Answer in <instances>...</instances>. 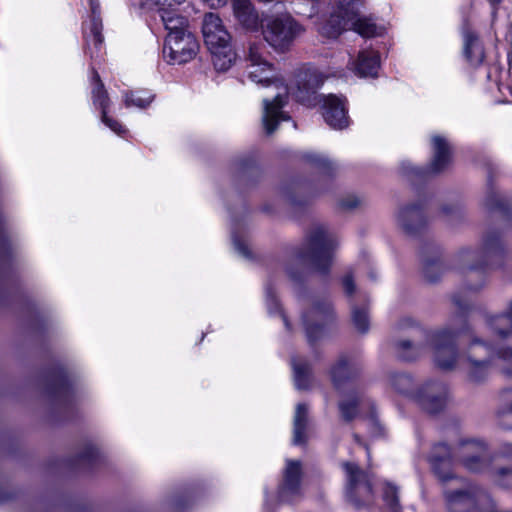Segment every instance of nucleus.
I'll return each instance as SVG.
<instances>
[{
  "mask_svg": "<svg viewBox=\"0 0 512 512\" xmlns=\"http://www.w3.org/2000/svg\"><path fill=\"white\" fill-rule=\"evenodd\" d=\"M263 50L262 44H250L245 76L261 87H273L276 91L273 99H263V127L267 134H272L280 122L290 119V116L283 111V107L287 103L290 90L293 92L295 89L284 83L274 65L264 58Z\"/></svg>",
  "mask_w": 512,
  "mask_h": 512,
  "instance_id": "nucleus-1",
  "label": "nucleus"
},
{
  "mask_svg": "<svg viewBox=\"0 0 512 512\" xmlns=\"http://www.w3.org/2000/svg\"><path fill=\"white\" fill-rule=\"evenodd\" d=\"M338 246L336 234L325 224L311 227L301 247L294 249L286 266V273L294 283H301L307 274V265L320 274H327Z\"/></svg>",
  "mask_w": 512,
  "mask_h": 512,
  "instance_id": "nucleus-2",
  "label": "nucleus"
},
{
  "mask_svg": "<svg viewBox=\"0 0 512 512\" xmlns=\"http://www.w3.org/2000/svg\"><path fill=\"white\" fill-rule=\"evenodd\" d=\"M458 461L467 471L488 475L495 459L487 443L478 438H464L453 448L444 443L435 445L429 456L434 473L442 481L453 478V460Z\"/></svg>",
  "mask_w": 512,
  "mask_h": 512,
  "instance_id": "nucleus-3",
  "label": "nucleus"
},
{
  "mask_svg": "<svg viewBox=\"0 0 512 512\" xmlns=\"http://www.w3.org/2000/svg\"><path fill=\"white\" fill-rule=\"evenodd\" d=\"M325 81L324 75L315 67H302L295 74V99L308 107L322 104V115L325 122L335 130L349 125L345 99L333 94L318 95V89Z\"/></svg>",
  "mask_w": 512,
  "mask_h": 512,
  "instance_id": "nucleus-4",
  "label": "nucleus"
},
{
  "mask_svg": "<svg viewBox=\"0 0 512 512\" xmlns=\"http://www.w3.org/2000/svg\"><path fill=\"white\" fill-rule=\"evenodd\" d=\"M467 379L481 384L489 377L490 366L495 361L500 373L512 378V347L479 337H472L465 352Z\"/></svg>",
  "mask_w": 512,
  "mask_h": 512,
  "instance_id": "nucleus-5",
  "label": "nucleus"
},
{
  "mask_svg": "<svg viewBox=\"0 0 512 512\" xmlns=\"http://www.w3.org/2000/svg\"><path fill=\"white\" fill-rule=\"evenodd\" d=\"M365 0H330V16L317 23L318 33L326 39H336L343 31L353 30L363 37H375L383 33L372 19L359 16V8Z\"/></svg>",
  "mask_w": 512,
  "mask_h": 512,
  "instance_id": "nucleus-6",
  "label": "nucleus"
},
{
  "mask_svg": "<svg viewBox=\"0 0 512 512\" xmlns=\"http://www.w3.org/2000/svg\"><path fill=\"white\" fill-rule=\"evenodd\" d=\"M359 369L360 366L356 361L347 355H342L330 371L333 386L341 397L338 403L339 412L346 422L355 419L364 405L371 404L355 382Z\"/></svg>",
  "mask_w": 512,
  "mask_h": 512,
  "instance_id": "nucleus-7",
  "label": "nucleus"
},
{
  "mask_svg": "<svg viewBox=\"0 0 512 512\" xmlns=\"http://www.w3.org/2000/svg\"><path fill=\"white\" fill-rule=\"evenodd\" d=\"M204 42L211 53L212 62L217 71H227L236 60L231 35L222 19L215 13H206L202 21Z\"/></svg>",
  "mask_w": 512,
  "mask_h": 512,
  "instance_id": "nucleus-8",
  "label": "nucleus"
},
{
  "mask_svg": "<svg viewBox=\"0 0 512 512\" xmlns=\"http://www.w3.org/2000/svg\"><path fill=\"white\" fill-rule=\"evenodd\" d=\"M444 502L448 512H503L497 509L491 493L476 483L445 490Z\"/></svg>",
  "mask_w": 512,
  "mask_h": 512,
  "instance_id": "nucleus-9",
  "label": "nucleus"
},
{
  "mask_svg": "<svg viewBox=\"0 0 512 512\" xmlns=\"http://www.w3.org/2000/svg\"><path fill=\"white\" fill-rule=\"evenodd\" d=\"M304 497L303 468L298 460L287 459L283 469L282 480L278 485L275 496L265 494L262 512H276L279 504H295Z\"/></svg>",
  "mask_w": 512,
  "mask_h": 512,
  "instance_id": "nucleus-10",
  "label": "nucleus"
},
{
  "mask_svg": "<svg viewBox=\"0 0 512 512\" xmlns=\"http://www.w3.org/2000/svg\"><path fill=\"white\" fill-rule=\"evenodd\" d=\"M261 33L276 51H287L303 32V26L289 13L263 15Z\"/></svg>",
  "mask_w": 512,
  "mask_h": 512,
  "instance_id": "nucleus-11",
  "label": "nucleus"
},
{
  "mask_svg": "<svg viewBox=\"0 0 512 512\" xmlns=\"http://www.w3.org/2000/svg\"><path fill=\"white\" fill-rule=\"evenodd\" d=\"M460 327L457 329L445 328L431 334L430 342L433 349V358L437 367L442 370H452L459 359L457 338L469 331L468 324L463 316L459 317Z\"/></svg>",
  "mask_w": 512,
  "mask_h": 512,
  "instance_id": "nucleus-12",
  "label": "nucleus"
},
{
  "mask_svg": "<svg viewBox=\"0 0 512 512\" xmlns=\"http://www.w3.org/2000/svg\"><path fill=\"white\" fill-rule=\"evenodd\" d=\"M502 256V245L496 233L487 234L480 248H462L456 255L461 270L477 271L494 267V259Z\"/></svg>",
  "mask_w": 512,
  "mask_h": 512,
  "instance_id": "nucleus-13",
  "label": "nucleus"
},
{
  "mask_svg": "<svg viewBox=\"0 0 512 512\" xmlns=\"http://www.w3.org/2000/svg\"><path fill=\"white\" fill-rule=\"evenodd\" d=\"M433 158L426 167H418L408 160L401 161L399 173L408 180H424L446 170L451 163V147L441 136L432 137Z\"/></svg>",
  "mask_w": 512,
  "mask_h": 512,
  "instance_id": "nucleus-14",
  "label": "nucleus"
},
{
  "mask_svg": "<svg viewBox=\"0 0 512 512\" xmlns=\"http://www.w3.org/2000/svg\"><path fill=\"white\" fill-rule=\"evenodd\" d=\"M186 0H131V6L140 14H158L167 34L189 31L188 19L176 10V6Z\"/></svg>",
  "mask_w": 512,
  "mask_h": 512,
  "instance_id": "nucleus-15",
  "label": "nucleus"
},
{
  "mask_svg": "<svg viewBox=\"0 0 512 512\" xmlns=\"http://www.w3.org/2000/svg\"><path fill=\"white\" fill-rule=\"evenodd\" d=\"M334 320L332 304L327 299H313L303 313L302 322L308 342L313 345L321 339L326 327Z\"/></svg>",
  "mask_w": 512,
  "mask_h": 512,
  "instance_id": "nucleus-16",
  "label": "nucleus"
},
{
  "mask_svg": "<svg viewBox=\"0 0 512 512\" xmlns=\"http://www.w3.org/2000/svg\"><path fill=\"white\" fill-rule=\"evenodd\" d=\"M199 50V43L191 31L167 34L163 57L169 64H183L192 60Z\"/></svg>",
  "mask_w": 512,
  "mask_h": 512,
  "instance_id": "nucleus-17",
  "label": "nucleus"
},
{
  "mask_svg": "<svg viewBox=\"0 0 512 512\" xmlns=\"http://www.w3.org/2000/svg\"><path fill=\"white\" fill-rule=\"evenodd\" d=\"M343 468L346 473V497L356 507L368 503L372 498V480L370 475L350 462H345Z\"/></svg>",
  "mask_w": 512,
  "mask_h": 512,
  "instance_id": "nucleus-18",
  "label": "nucleus"
},
{
  "mask_svg": "<svg viewBox=\"0 0 512 512\" xmlns=\"http://www.w3.org/2000/svg\"><path fill=\"white\" fill-rule=\"evenodd\" d=\"M449 390L442 381H428L417 387L414 401L426 412L436 414L442 411L448 402Z\"/></svg>",
  "mask_w": 512,
  "mask_h": 512,
  "instance_id": "nucleus-19",
  "label": "nucleus"
},
{
  "mask_svg": "<svg viewBox=\"0 0 512 512\" xmlns=\"http://www.w3.org/2000/svg\"><path fill=\"white\" fill-rule=\"evenodd\" d=\"M89 20L83 23L86 53L92 60L102 56L104 37L102 34V20L100 17V4L98 0H89Z\"/></svg>",
  "mask_w": 512,
  "mask_h": 512,
  "instance_id": "nucleus-20",
  "label": "nucleus"
},
{
  "mask_svg": "<svg viewBox=\"0 0 512 512\" xmlns=\"http://www.w3.org/2000/svg\"><path fill=\"white\" fill-rule=\"evenodd\" d=\"M91 86L92 102L101 111V122L119 136L126 133L125 127L118 120L108 116L110 99L99 74L93 66L91 67Z\"/></svg>",
  "mask_w": 512,
  "mask_h": 512,
  "instance_id": "nucleus-21",
  "label": "nucleus"
},
{
  "mask_svg": "<svg viewBox=\"0 0 512 512\" xmlns=\"http://www.w3.org/2000/svg\"><path fill=\"white\" fill-rule=\"evenodd\" d=\"M396 220L407 234L414 235L418 233L427 223L425 203L420 201L400 207L396 214Z\"/></svg>",
  "mask_w": 512,
  "mask_h": 512,
  "instance_id": "nucleus-22",
  "label": "nucleus"
},
{
  "mask_svg": "<svg viewBox=\"0 0 512 512\" xmlns=\"http://www.w3.org/2000/svg\"><path fill=\"white\" fill-rule=\"evenodd\" d=\"M233 15L239 25L250 32H258L262 28V19L250 0H231Z\"/></svg>",
  "mask_w": 512,
  "mask_h": 512,
  "instance_id": "nucleus-23",
  "label": "nucleus"
},
{
  "mask_svg": "<svg viewBox=\"0 0 512 512\" xmlns=\"http://www.w3.org/2000/svg\"><path fill=\"white\" fill-rule=\"evenodd\" d=\"M349 68L359 77L375 78L380 69V55L373 49H362L355 60H350Z\"/></svg>",
  "mask_w": 512,
  "mask_h": 512,
  "instance_id": "nucleus-24",
  "label": "nucleus"
},
{
  "mask_svg": "<svg viewBox=\"0 0 512 512\" xmlns=\"http://www.w3.org/2000/svg\"><path fill=\"white\" fill-rule=\"evenodd\" d=\"M194 490L182 487L168 492L159 503L148 512H180L191 501Z\"/></svg>",
  "mask_w": 512,
  "mask_h": 512,
  "instance_id": "nucleus-25",
  "label": "nucleus"
},
{
  "mask_svg": "<svg viewBox=\"0 0 512 512\" xmlns=\"http://www.w3.org/2000/svg\"><path fill=\"white\" fill-rule=\"evenodd\" d=\"M464 55L467 61L478 66L484 60V48L478 36L470 29L465 28L462 32Z\"/></svg>",
  "mask_w": 512,
  "mask_h": 512,
  "instance_id": "nucleus-26",
  "label": "nucleus"
},
{
  "mask_svg": "<svg viewBox=\"0 0 512 512\" xmlns=\"http://www.w3.org/2000/svg\"><path fill=\"white\" fill-rule=\"evenodd\" d=\"M487 326L490 332L500 339L512 336V301L509 303L506 311L489 317L487 319Z\"/></svg>",
  "mask_w": 512,
  "mask_h": 512,
  "instance_id": "nucleus-27",
  "label": "nucleus"
},
{
  "mask_svg": "<svg viewBox=\"0 0 512 512\" xmlns=\"http://www.w3.org/2000/svg\"><path fill=\"white\" fill-rule=\"evenodd\" d=\"M291 366L293 369L294 385L298 390H307L312 383L310 363L301 357H292Z\"/></svg>",
  "mask_w": 512,
  "mask_h": 512,
  "instance_id": "nucleus-28",
  "label": "nucleus"
},
{
  "mask_svg": "<svg viewBox=\"0 0 512 512\" xmlns=\"http://www.w3.org/2000/svg\"><path fill=\"white\" fill-rule=\"evenodd\" d=\"M309 408L305 403L296 406L293 418V444L302 445L307 440Z\"/></svg>",
  "mask_w": 512,
  "mask_h": 512,
  "instance_id": "nucleus-29",
  "label": "nucleus"
},
{
  "mask_svg": "<svg viewBox=\"0 0 512 512\" xmlns=\"http://www.w3.org/2000/svg\"><path fill=\"white\" fill-rule=\"evenodd\" d=\"M391 387L398 393L410 399H414L417 388L414 386L413 378L406 373L394 372L389 376Z\"/></svg>",
  "mask_w": 512,
  "mask_h": 512,
  "instance_id": "nucleus-30",
  "label": "nucleus"
},
{
  "mask_svg": "<svg viewBox=\"0 0 512 512\" xmlns=\"http://www.w3.org/2000/svg\"><path fill=\"white\" fill-rule=\"evenodd\" d=\"M155 95L147 90L127 91L123 94L124 104L127 108H147L154 100Z\"/></svg>",
  "mask_w": 512,
  "mask_h": 512,
  "instance_id": "nucleus-31",
  "label": "nucleus"
},
{
  "mask_svg": "<svg viewBox=\"0 0 512 512\" xmlns=\"http://www.w3.org/2000/svg\"><path fill=\"white\" fill-rule=\"evenodd\" d=\"M487 477L494 486L504 490H512V467L495 468L492 466Z\"/></svg>",
  "mask_w": 512,
  "mask_h": 512,
  "instance_id": "nucleus-32",
  "label": "nucleus"
},
{
  "mask_svg": "<svg viewBox=\"0 0 512 512\" xmlns=\"http://www.w3.org/2000/svg\"><path fill=\"white\" fill-rule=\"evenodd\" d=\"M265 301L268 313L270 315L278 314L280 318L283 321L284 326L287 330H290V323L286 317V315L283 313L280 303L276 297V294L274 292V289L270 283H267L265 285Z\"/></svg>",
  "mask_w": 512,
  "mask_h": 512,
  "instance_id": "nucleus-33",
  "label": "nucleus"
},
{
  "mask_svg": "<svg viewBox=\"0 0 512 512\" xmlns=\"http://www.w3.org/2000/svg\"><path fill=\"white\" fill-rule=\"evenodd\" d=\"M303 158L313 164L324 175H330L334 170L333 163L324 155L315 152H307L303 155Z\"/></svg>",
  "mask_w": 512,
  "mask_h": 512,
  "instance_id": "nucleus-34",
  "label": "nucleus"
},
{
  "mask_svg": "<svg viewBox=\"0 0 512 512\" xmlns=\"http://www.w3.org/2000/svg\"><path fill=\"white\" fill-rule=\"evenodd\" d=\"M232 243L235 251L245 259L252 257V252L249 249L246 234L241 233L236 227L232 229Z\"/></svg>",
  "mask_w": 512,
  "mask_h": 512,
  "instance_id": "nucleus-35",
  "label": "nucleus"
},
{
  "mask_svg": "<svg viewBox=\"0 0 512 512\" xmlns=\"http://www.w3.org/2000/svg\"><path fill=\"white\" fill-rule=\"evenodd\" d=\"M352 321L355 329L360 333H366L369 329V316L366 307H352Z\"/></svg>",
  "mask_w": 512,
  "mask_h": 512,
  "instance_id": "nucleus-36",
  "label": "nucleus"
},
{
  "mask_svg": "<svg viewBox=\"0 0 512 512\" xmlns=\"http://www.w3.org/2000/svg\"><path fill=\"white\" fill-rule=\"evenodd\" d=\"M512 380V378H510ZM497 415L505 417L512 415V388H504L499 394Z\"/></svg>",
  "mask_w": 512,
  "mask_h": 512,
  "instance_id": "nucleus-37",
  "label": "nucleus"
},
{
  "mask_svg": "<svg viewBox=\"0 0 512 512\" xmlns=\"http://www.w3.org/2000/svg\"><path fill=\"white\" fill-rule=\"evenodd\" d=\"M383 498L391 512H400V506L398 504V489L396 486L388 482L385 483L383 488Z\"/></svg>",
  "mask_w": 512,
  "mask_h": 512,
  "instance_id": "nucleus-38",
  "label": "nucleus"
},
{
  "mask_svg": "<svg viewBox=\"0 0 512 512\" xmlns=\"http://www.w3.org/2000/svg\"><path fill=\"white\" fill-rule=\"evenodd\" d=\"M398 356L406 361L414 360L419 354V348L408 340L400 341L397 344Z\"/></svg>",
  "mask_w": 512,
  "mask_h": 512,
  "instance_id": "nucleus-39",
  "label": "nucleus"
},
{
  "mask_svg": "<svg viewBox=\"0 0 512 512\" xmlns=\"http://www.w3.org/2000/svg\"><path fill=\"white\" fill-rule=\"evenodd\" d=\"M98 449L93 444H88L80 454V462L92 464L98 457Z\"/></svg>",
  "mask_w": 512,
  "mask_h": 512,
  "instance_id": "nucleus-40",
  "label": "nucleus"
},
{
  "mask_svg": "<svg viewBox=\"0 0 512 512\" xmlns=\"http://www.w3.org/2000/svg\"><path fill=\"white\" fill-rule=\"evenodd\" d=\"M72 392V384L67 376H64L57 387L56 394L60 399L66 400Z\"/></svg>",
  "mask_w": 512,
  "mask_h": 512,
  "instance_id": "nucleus-41",
  "label": "nucleus"
},
{
  "mask_svg": "<svg viewBox=\"0 0 512 512\" xmlns=\"http://www.w3.org/2000/svg\"><path fill=\"white\" fill-rule=\"evenodd\" d=\"M485 206L490 209L502 208V198L495 192H490L485 198Z\"/></svg>",
  "mask_w": 512,
  "mask_h": 512,
  "instance_id": "nucleus-42",
  "label": "nucleus"
},
{
  "mask_svg": "<svg viewBox=\"0 0 512 512\" xmlns=\"http://www.w3.org/2000/svg\"><path fill=\"white\" fill-rule=\"evenodd\" d=\"M360 203V200L355 195H348L346 198L340 201V206L344 210H352L356 208Z\"/></svg>",
  "mask_w": 512,
  "mask_h": 512,
  "instance_id": "nucleus-43",
  "label": "nucleus"
},
{
  "mask_svg": "<svg viewBox=\"0 0 512 512\" xmlns=\"http://www.w3.org/2000/svg\"><path fill=\"white\" fill-rule=\"evenodd\" d=\"M495 457H503L507 459H512V444L511 443H503L498 452L494 454Z\"/></svg>",
  "mask_w": 512,
  "mask_h": 512,
  "instance_id": "nucleus-44",
  "label": "nucleus"
},
{
  "mask_svg": "<svg viewBox=\"0 0 512 512\" xmlns=\"http://www.w3.org/2000/svg\"><path fill=\"white\" fill-rule=\"evenodd\" d=\"M344 291L347 295H352L355 290L354 280L352 275H346L342 280Z\"/></svg>",
  "mask_w": 512,
  "mask_h": 512,
  "instance_id": "nucleus-45",
  "label": "nucleus"
},
{
  "mask_svg": "<svg viewBox=\"0 0 512 512\" xmlns=\"http://www.w3.org/2000/svg\"><path fill=\"white\" fill-rule=\"evenodd\" d=\"M369 424L371 426V429H372L371 433L373 436H377V435L381 434L382 428L375 417L374 411H371V413H370Z\"/></svg>",
  "mask_w": 512,
  "mask_h": 512,
  "instance_id": "nucleus-46",
  "label": "nucleus"
},
{
  "mask_svg": "<svg viewBox=\"0 0 512 512\" xmlns=\"http://www.w3.org/2000/svg\"><path fill=\"white\" fill-rule=\"evenodd\" d=\"M452 300L454 304L460 309H464L468 305V300L466 298L462 299L460 293H455L452 297Z\"/></svg>",
  "mask_w": 512,
  "mask_h": 512,
  "instance_id": "nucleus-47",
  "label": "nucleus"
},
{
  "mask_svg": "<svg viewBox=\"0 0 512 512\" xmlns=\"http://www.w3.org/2000/svg\"><path fill=\"white\" fill-rule=\"evenodd\" d=\"M211 8H220L226 4L227 0H205Z\"/></svg>",
  "mask_w": 512,
  "mask_h": 512,
  "instance_id": "nucleus-48",
  "label": "nucleus"
},
{
  "mask_svg": "<svg viewBox=\"0 0 512 512\" xmlns=\"http://www.w3.org/2000/svg\"><path fill=\"white\" fill-rule=\"evenodd\" d=\"M492 6V18L493 20L497 14V6L502 2V0H487Z\"/></svg>",
  "mask_w": 512,
  "mask_h": 512,
  "instance_id": "nucleus-49",
  "label": "nucleus"
},
{
  "mask_svg": "<svg viewBox=\"0 0 512 512\" xmlns=\"http://www.w3.org/2000/svg\"><path fill=\"white\" fill-rule=\"evenodd\" d=\"M437 266H438V263H437V262H434V263H432V264H430V265H427V266L425 267V269H424L425 277H426L429 281H431V282L435 281L436 279H435V278H433V277H431V276L429 275V269H430V268H433V267H437Z\"/></svg>",
  "mask_w": 512,
  "mask_h": 512,
  "instance_id": "nucleus-50",
  "label": "nucleus"
},
{
  "mask_svg": "<svg viewBox=\"0 0 512 512\" xmlns=\"http://www.w3.org/2000/svg\"><path fill=\"white\" fill-rule=\"evenodd\" d=\"M71 512H102L91 507H76Z\"/></svg>",
  "mask_w": 512,
  "mask_h": 512,
  "instance_id": "nucleus-51",
  "label": "nucleus"
},
{
  "mask_svg": "<svg viewBox=\"0 0 512 512\" xmlns=\"http://www.w3.org/2000/svg\"><path fill=\"white\" fill-rule=\"evenodd\" d=\"M482 285H483V282H481L480 284H478V285H476V286H474V287H468L467 289H468L469 291H471V292H475V291H477L478 289H480V288L482 287Z\"/></svg>",
  "mask_w": 512,
  "mask_h": 512,
  "instance_id": "nucleus-52",
  "label": "nucleus"
},
{
  "mask_svg": "<svg viewBox=\"0 0 512 512\" xmlns=\"http://www.w3.org/2000/svg\"><path fill=\"white\" fill-rule=\"evenodd\" d=\"M355 440H356L358 443H360V438H359V436L355 435Z\"/></svg>",
  "mask_w": 512,
  "mask_h": 512,
  "instance_id": "nucleus-53",
  "label": "nucleus"
},
{
  "mask_svg": "<svg viewBox=\"0 0 512 512\" xmlns=\"http://www.w3.org/2000/svg\"><path fill=\"white\" fill-rule=\"evenodd\" d=\"M443 212H445V213H449V211L447 210V208H446V207H444V208H443Z\"/></svg>",
  "mask_w": 512,
  "mask_h": 512,
  "instance_id": "nucleus-54",
  "label": "nucleus"
},
{
  "mask_svg": "<svg viewBox=\"0 0 512 512\" xmlns=\"http://www.w3.org/2000/svg\"><path fill=\"white\" fill-rule=\"evenodd\" d=\"M487 78H488V79H490V78H491V73H490V72L487 74Z\"/></svg>",
  "mask_w": 512,
  "mask_h": 512,
  "instance_id": "nucleus-55",
  "label": "nucleus"
},
{
  "mask_svg": "<svg viewBox=\"0 0 512 512\" xmlns=\"http://www.w3.org/2000/svg\"><path fill=\"white\" fill-rule=\"evenodd\" d=\"M503 512H512V511H511V510H505V511H503Z\"/></svg>",
  "mask_w": 512,
  "mask_h": 512,
  "instance_id": "nucleus-56",
  "label": "nucleus"
}]
</instances>
